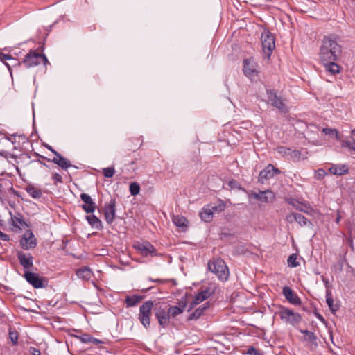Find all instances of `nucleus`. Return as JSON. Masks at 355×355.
<instances>
[{"label":"nucleus","instance_id":"obj_1","mask_svg":"<svg viewBox=\"0 0 355 355\" xmlns=\"http://www.w3.org/2000/svg\"><path fill=\"white\" fill-rule=\"evenodd\" d=\"M341 54V46L335 40L324 36L320 49V59L322 63L337 60Z\"/></svg>","mask_w":355,"mask_h":355},{"label":"nucleus","instance_id":"obj_2","mask_svg":"<svg viewBox=\"0 0 355 355\" xmlns=\"http://www.w3.org/2000/svg\"><path fill=\"white\" fill-rule=\"evenodd\" d=\"M154 314L162 327L166 328L168 326L170 316L167 302L158 301L154 302Z\"/></svg>","mask_w":355,"mask_h":355},{"label":"nucleus","instance_id":"obj_3","mask_svg":"<svg viewBox=\"0 0 355 355\" xmlns=\"http://www.w3.org/2000/svg\"><path fill=\"white\" fill-rule=\"evenodd\" d=\"M208 269L214 273L221 281H226L229 277V269L224 260L220 258L214 259L208 262Z\"/></svg>","mask_w":355,"mask_h":355},{"label":"nucleus","instance_id":"obj_4","mask_svg":"<svg viewBox=\"0 0 355 355\" xmlns=\"http://www.w3.org/2000/svg\"><path fill=\"white\" fill-rule=\"evenodd\" d=\"M153 311L154 312V302L152 300L144 302L139 307L138 320L146 329L150 327Z\"/></svg>","mask_w":355,"mask_h":355},{"label":"nucleus","instance_id":"obj_5","mask_svg":"<svg viewBox=\"0 0 355 355\" xmlns=\"http://www.w3.org/2000/svg\"><path fill=\"white\" fill-rule=\"evenodd\" d=\"M261 42L264 58L270 60V55L275 48V37L268 29H264L261 34Z\"/></svg>","mask_w":355,"mask_h":355},{"label":"nucleus","instance_id":"obj_6","mask_svg":"<svg viewBox=\"0 0 355 355\" xmlns=\"http://www.w3.org/2000/svg\"><path fill=\"white\" fill-rule=\"evenodd\" d=\"M266 94L270 105L278 109L281 112L286 114L288 110L281 96L278 95V91L273 89L266 88Z\"/></svg>","mask_w":355,"mask_h":355},{"label":"nucleus","instance_id":"obj_7","mask_svg":"<svg viewBox=\"0 0 355 355\" xmlns=\"http://www.w3.org/2000/svg\"><path fill=\"white\" fill-rule=\"evenodd\" d=\"M283 321L286 324L295 326L302 321V316L300 313L294 312L293 310L281 306L280 310L276 313Z\"/></svg>","mask_w":355,"mask_h":355},{"label":"nucleus","instance_id":"obj_8","mask_svg":"<svg viewBox=\"0 0 355 355\" xmlns=\"http://www.w3.org/2000/svg\"><path fill=\"white\" fill-rule=\"evenodd\" d=\"M24 277L35 288H45L48 284V279L45 277H42L39 274L26 270L24 274Z\"/></svg>","mask_w":355,"mask_h":355},{"label":"nucleus","instance_id":"obj_9","mask_svg":"<svg viewBox=\"0 0 355 355\" xmlns=\"http://www.w3.org/2000/svg\"><path fill=\"white\" fill-rule=\"evenodd\" d=\"M42 53L37 52V50H30L25 55L22 62H17L13 66H20L24 64L26 68L33 67L38 65L41 62Z\"/></svg>","mask_w":355,"mask_h":355},{"label":"nucleus","instance_id":"obj_10","mask_svg":"<svg viewBox=\"0 0 355 355\" xmlns=\"http://www.w3.org/2000/svg\"><path fill=\"white\" fill-rule=\"evenodd\" d=\"M133 247L135 250L140 251L144 257L162 256V254L159 253L156 248L148 241L139 242L135 244Z\"/></svg>","mask_w":355,"mask_h":355},{"label":"nucleus","instance_id":"obj_11","mask_svg":"<svg viewBox=\"0 0 355 355\" xmlns=\"http://www.w3.org/2000/svg\"><path fill=\"white\" fill-rule=\"evenodd\" d=\"M37 243V239L31 230H26L19 240L21 248L26 250L34 249Z\"/></svg>","mask_w":355,"mask_h":355},{"label":"nucleus","instance_id":"obj_12","mask_svg":"<svg viewBox=\"0 0 355 355\" xmlns=\"http://www.w3.org/2000/svg\"><path fill=\"white\" fill-rule=\"evenodd\" d=\"M116 199L111 198L104 206V216L106 222L111 225L116 218Z\"/></svg>","mask_w":355,"mask_h":355},{"label":"nucleus","instance_id":"obj_13","mask_svg":"<svg viewBox=\"0 0 355 355\" xmlns=\"http://www.w3.org/2000/svg\"><path fill=\"white\" fill-rule=\"evenodd\" d=\"M285 200L290 205L293 206L296 210L300 211L306 213L307 214H311V212L314 211V209L308 202H300L293 198H287Z\"/></svg>","mask_w":355,"mask_h":355},{"label":"nucleus","instance_id":"obj_14","mask_svg":"<svg viewBox=\"0 0 355 355\" xmlns=\"http://www.w3.org/2000/svg\"><path fill=\"white\" fill-rule=\"evenodd\" d=\"M17 257L19 263L27 270H29L33 267V257L31 253H24L22 251H17Z\"/></svg>","mask_w":355,"mask_h":355},{"label":"nucleus","instance_id":"obj_15","mask_svg":"<svg viewBox=\"0 0 355 355\" xmlns=\"http://www.w3.org/2000/svg\"><path fill=\"white\" fill-rule=\"evenodd\" d=\"M250 196L251 197L254 198L256 200L266 203L272 202L275 198V195L274 192L270 189H267L263 191H260L259 193L252 191Z\"/></svg>","mask_w":355,"mask_h":355},{"label":"nucleus","instance_id":"obj_16","mask_svg":"<svg viewBox=\"0 0 355 355\" xmlns=\"http://www.w3.org/2000/svg\"><path fill=\"white\" fill-rule=\"evenodd\" d=\"M80 199L84 202L81 205V208L87 214H92L94 212L96 205L92 200L91 196L87 193H83L80 196Z\"/></svg>","mask_w":355,"mask_h":355},{"label":"nucleus","instance_id":"obj_17","mask_svg":"<svg viewBox=\"0 0 355 355\" xmlns=\"http://www.w3.org/2000/svg\"><path fill=\"white\" fill-rule=\"evenodd\" d=\"M282 294L289 303L294 305H300L302 304L301 299L289 286H286L283 288Z\"/></svg>","mask_w":355,"mask_h":355},{"label":"nucleus","instance_id":"obj_18","mask_svg":"<svg viewBox=\"0 0 355 355\" xmlns=\"http://www.w3.org/2000/svg\"><path fill=\"white\" fill-rule=\"evenodd\" d=\"M209 307V302H207L202 306L197 308L193 313H191L187 318V321L198 320Z\"/></svg>","mask_w":355,"mask_h":355},{"label":"nucleus","instance_id":"obj_19","mask_svg":"<svg viewBox=\"0 0 355 355\" xmlns=\"http://www.w3.org/2000/svg\"><path fill=\"white\" fill-rule=\"evenodd\" d=\"M144 298V296L143 295H132L130 296H127L125 298L124 302L127 308L132 307L141 302Z\"/></svg>","mask_w":355,"mask_h":355},{"label":"nucleus","instance_id":"obj_20","mask_svg":"<svg viewBox=\"0 0 355 355\" xmlns=\"http://www.w3.org/2000/svg\"><path fill=\"white\" fill-rule=\"evenodd\" d=\"M46 161L58 165L62 169H67L68 168L73 166L71 164L70 161L63 156L60 157L59 159L56 157H53V159H46Z\"/></svg>","mask_w":355,"mask_h":355},{"label":"nucleus","instance_id":"obj_21","mask_svg":"<svg viewBox=\"0 0 355 355\" xmlns=\"http://www.w3.org/2000/svg\"><path fill=\"white\" fill-rule=\"evenodd\" d=\"M214 289L210 287H207L196 294L194 297L196 298V300H198L200 303H201L202 301L208 299L212 294H214Z\"/></svg>","mask_w":355,"mask_h":355},{"label":"nucleus","instance_id":"obj_22","mask_svg":"<svg viewBox=\"0 0 355 355\" xmlns=\"http://www.w3.org/2000/svg\"><path fill=\"white\" fill-rule=\"evenodd\" d=\"M329 171L330 173L336 175H342L347 174L349 172V168L347 165L343 164L340 166L332 165L329 168Z\"/></svg>","mask_w":355,"mask_h":355},{"label":"nucleus","instance_id":"obj_23","mask_svg":"<svg viewBox=\"0 0 355 355\" xmlns=\"http://www.w3.org/2000/svg\"><path fill=\"white\" fill-rule=\"evenodd\" d=\"M272 178L273 175L268 164L264 169L260 171L258 176V182L263 184L265 181L268 180Z\"/></svg>","mask_w":355,"mask_h":355},{"label":"nucleus","instance_id":"obj_24","mask_svg":"<svg viewBox=\"0 0 355 355\" xmlns=\"http://www.w3.org/2000/svg\"><path fill=\"white\" fill-rule=\"evenodd\" d=\"M85 218L88 223L93 227L96 228L98 230L103 229V226L101 220L95 215H87L85 216Z\"/></svg>","mask_w":355,"mask_h":355},{"label":"nucleus","instance_id":"obj_25","mask_svg":"<svg viewBox=\"0 0 355 355\" xmlns=\"http://www.w3.org/2000/svg\"><path fill=\"white\" fill-rule=\"evenodd\" d=\"M326 302L332 313H335L339 309L338 304H334V299L331 295V291L329 289L326 291Z\"/></svg>","mask_w":355,"mask_h":355},{"label":"nucleus","instance_id":"obj_26","mask_svg":"<svg viewBox=\"0 0 355 355\" xmlns=\"http://www.w3.org/2000/svg\"><path fill=\"white\" fill-rule=\"evenodd\" d=\"M199 216L202 221L209 223L211 221L213 218L212 209H210L209 205L205 207L202 209Z\"/></svg>","mask_w":355,"mask_h":355},{"label":"nucleus","instance_id":"obj_27","mask_svg":"<svg viewBox=\"0 0 355 355\" xmlns=\"http://www.w3.org/2000/svg\"><path fill=\"white\" fill-rule=\"evenodd\" d=\"M76 275L83 280H89L92 276V272L89 267H83L77 270Z\"/></svg>","mask_w":355,"mask_h":355},{"label":"nucleus","instance_id":"obj_28","mask_svg":"<svg viewBox=\"0 0 355 355\" xmlns=\"http://www.w3.org/2000/svg\"><path fill=\"white\" fill-rule=\"evenodd\" d=\"M336 60H331L323 63L326 70L334 75L340 72V67L336 63Z\"/></svg>","mask_w":355,"mask_h":355},{"label":"nucleus","instance_id":"obj_29","mask_svg":"<svg viewBox=\"0 0 355 355\" xmlns=\"http://www.w3.org/2000/svg\"><path fill=\"white\" fill-rule=\"evenodd\" d=\"M25 190L33 198L35 199L40 198L42 195V191L32 184L27 185L25 187Z\"/></svg>","mask_w":355,"mask_h":355},{"label":"nucleus","instance_id":"obj_30","mask_svg":"<svg viewBox=\"0 0 355 355\" xmlns=\"http://www.w3.org/2000/svg\"><path fill=\"white\" fill-rule=\"evenodd\" d=\"M293 219L295 221L297 222L300 226H313V223L311 220L305 218L301 214H295V215H293Z\"/></svg>","mask_w":355,"mask_h":355},{"label":"nucleus","instance_id":"obj_31","mask_svg":"<svg viewBox=\"0 0 355 355\" xmlns=\"http://www.w3.org/2000/svg\"><path fill=\"white\" fill-rule=\"evenodd\" d=\"M243 71L244 74L248 77L253 76L254 73H256V70L253 68L252 66H250V60L248 59H245L243 60Z\"/></svg>","mask_w":355,"mask_h":355},{"label":"nucleus","instance_id":"obj_32","mask_svg":"<svg viewBox=\"0 0 355 355\" xmlns=\"http://www.w3.org/2000/svg\"><path fill=\"white\" fill-rule=\"evenodd\" d=\"M300 331L304 334V340L306 341H309L313 344H315V345H318L317 344V337L315 335V334L313 332H311V331H309V330H303V329H300Z\"/></svg>","mask_w":355,"mask_h":355},{"label":"nucleus","instance_id":"obj_33","mask_svg":"<svg viewBox=\"0 0 355 355\" xmlns=\"http://www.w3.org/2000/svg\"><path fill=\"white\" fill-rule=\"evenodd\" d=\"M10 214L11 216V225H13L15 227L20 228L19 226L17 225V223H19L22 226H26L29 227V225L25 222L24 218H22V216L20 214H18L19 216H12V212L10 211Z\"/></svg>","mask_w":355,"mask_h":355},{"label":"nucleus","instance_id":"obj_34","mask_svg":"<svg viewBox=\"0 0 355 355\" xmlns=\"http://www.w3.org/2000/svg\"><path fill=\"white\" fill-rule=\"evenodd\" d=\"M173 223L177 227H181L182 230H185L187 227L188 220L184 216H177L173 218Z\"/></svg>","mask_w":355,"mask_h":355},{"label":"nucleus","instance_id":"obj_35","mask_svg":"<svg viewBox=\"0 0 355 355\" xmlns=\"http://www.w3.org/2000/svg\"><path fill=\"white\" fill-rule=\"evenodd\" d=\"M168 309L170 318H175L183 312L182 309H180V308L178 307L177 306H171L168 303Z\"/></svg>","mask_w":355,"mask_h":355},{"label":"nucleus","instance_id":"obj_36","mask_svg":"<svg viewBox=\"0 0 355 355\" xmlns=\"http://www.w3.org/2000/svg\"><path fill=\"white\" fill-rule=\"evenodd\" d=\"M129 191L132 196H135L140 192V185L136 182H131L129 186Z\"/></svg>","mask_w":355,"mask_h":355},{"label":"nucleus","instance_id":"obj_37","mask_svg":"<svg viewBox=\"0 0 355 355\" xmlns=\"http://www.w3.org/2000/svg\"><path fill=\"white\" fill-rule=\"evenodd\" d=\"M18 336V332L15 329H12V328L9 329V339L10 340L13 345H17Z\"/></svg>","mask_w":355,"mask_h":355},{"label":"nucleus","instance_id":"obj_38","mask_svg":"<svg viewBox=\"0 0 355 355\" xmlns=\"http://www.w3.org/2000/svg\"><path fill=\"white\" fill-rule=\"evenodd\" d=\"M302 153L297 150H293L291 148L290 152L289 158L292 159L293 162H299L302 158Z\"/></svg>","mask_w":355,"mask_h":355},{"label":"nucleus","instance_id":"obj_39","mask_svg":"<svg viewBox=\"0 0 355 355\" xmlns=\"http://www.w3.org/2000/svg\"><path fill=\"white\" fill-rule=\"evenodd\" d=\"M322 132H324L326 135H334L336 139H340L339 133L335 128H322Z\"/></svg>","mask_w":355,"mask_h":355},{"label":"nucleus","instance_id":"obj_40","mask_svg":"<svg viewBox=\"0 0 355 355\" xmlns=\"http://www.w3.org/2000/svg\"><path fill=\"white\" fill-rule=\"evenodd\" d=\"M287 263L289 267L295 268L300 265L299 262L297 261V254L293 253L291 254L287 260Z\"/></svg>","mask_w":355,"mask_h":355},{"label":"nucleus","instance_id":"obj_41","mask_svg":"<svg viewBox=\"0 0 355 355\" xmlns=\"http://www.w3.org/2000/svg\"><path fill=\"white\" fill-rule=\"evenodd\" d=\"M228 185L232 189H237L243 192H246V190L241 187V184L236 180L231 179L228 182Z\"/></svg>","mask_w":355,"mask_h":355},{"label":"nucleus","instance_id":"obj_42","mask_svg":"<svg viewBox=\"0 0 355 355\" xmlns=\"http://www.w3.org/2000/svg\"><path fill=\"white\" fill-rule=\"evenodd\" d=\"M291 148L283 146L277 147L276 151L282 157H289Z\"/></svg>","mask_w":355,"mask_h":355},{"label":"nucleus","instance_id":"obj_43","mask_svg":"<svg viewBox=\"0 0 355 355\" xmlns=\"http://www.w3.org/2000/svg\"><path fill=\"white\" fill-rule=\"evenodd\" d=\"M115 169L114 167H107L103 169V174L105 178H112L114 176Z\"/></svg>","mask_w":355,"mask_h":355},{"label":"nucleus","instance_id":"obj_44","mask_svg":"<svg viewBox=\"0 0 355 355\" xmlns=\"http://www.w3.org/2000/svg\"><path fill=\"white\" fill-rule=\"evenodd\" d=\"M74 337L80 340L83 343H89L91 335L89 334L85 333L80 336L74 335Z\"/></svg>","mask_w":355,"mask_h":355},{"label":"nucleus","instance_id":"obj_45","mask_svg":"<svg viewBox=\"0 0 355 355\" xmlns=\"http://www.w3.org/2000/svg\"><path fill=\"white\" fill-rule=\"evenodd\" d=\"M187 297V293H186V295L180 299V300L178 302L177 305V306L180 308V309H182L183 311H184L188 304Z\"/></svg>","mask_w":355,"mask_h":355},{"label":"nucleus","instance_id":"obj_46","mask_svg":"<svg viewBox=\"0 0 355 355\" xmlns=\"http://www.w3.org/2000/svg\"><path fill=\"white\" fill-rule=\"evenodd\" d=\"M343 146L347 147L350 150L355 149V139L352 138L351 141L344 140L342 144Z\"/></svg>","mask_w":355,"mask_h":355},{"label":"nucleus","instance_id":"obj_47","mask_svg":"<svg viewBox=\"0 0 355 355\" xmlns=\"http://www.w3.org/2000/svg\"><path fill=\"white\" fill-rule=\"evenodd\" d=\"M7 60H15V63H17L18 62L17 60H15V58H13L12 57V55H8V54H5L3 53H0V60L1 62H4V61Z\"/></svg>","mask_w":355,"mask_h":355},{"label":"nucleus","instance_id":"obj_48","mask_svg":"<svg viewBox=\"0 0 355 355\" xmlns=\"http://www.w3.org/2000/svg\"><path fill=\"white\" fill-rule=\"evenodd\" d=\"M52 179L53 180L55 184H57L58 182L62 183L63 182L62 176L57 173L53 175Z\"/></svg>","mask_w":355,"mask_h":355},{"label":"nucleus","instance_id":"obj_49","mask_svg":"<svg viewBox=\"0 0 355 355\" xmlns=\"http://www.w3.org/2000/svg\"><path fill=\"white\" fill-rule=\"evenodd\" d=\"M198 304H200V302L198 300H196V298L193 297V300L189 304V308L187 309V311L188 312L191 311Z\"/></svg>","mask_w":355,"mask_h":355},{"label":"nucleus","instance_id":"obj_50","mask_svg":"<svg viewBox=\"0 0 355 355\" xmlns=\"http://www.w3.org/2000/svg\"><path fill=\"white\" fill-rule=\"evenodd\" d=\"M258 350L259 349H257L253 346H248L245 354L248 355H254L255 353H257Z\"/></svg>","mask_w":355,"mask_h":355},{"label":"nucleus","instance_id":"obj_51","mask_svg":"<svg viewBox=\"0 0 355 355\" xmlns=\"http://www.w3.org/2000/svg\"><path fill=\"white\" fill-rule=\"evenodd\" d=\"M29 352L31 355H41L40 350L33 347H30Z\"/></svg>","mask_w":355,"mask_h":355},{"label":"nucleus","instance_id":"obj_52","mask_svg":"<svg viewBox=\"0 0 355 355\" xmlns=\"http://www.w3.org/2000/svg\"><path fill=\"white\" fill-rule=\"evenodd\" d=\"M89 343H92V344L97 345L103 343V342L101 341V340L98 339V338H96L93 337L91 335Z\"/></svg>","mask_w":355,"mask_h":355},{"label":"nucleus","instance_id":"obj_53","mask_svg":"<svg viewBox=\"0 0 355 355\" xmlns=\"http://www.w3.org/2000/svg\"><path fill=\"white\" fill-rule=\"evenodd\" d=\"M316 175L318 176V178H323L327 173L324 169L320 168L316 171Z\"/></svg>","mask_w":355,"mask_h":355},{"label":"nucleus","instance_id":"obj_54","mask_svg":"<svg viewBox=\"0 0 355 355\" xmlns=\"http://www.w3.org/2000/svg\"><path fill=\"white\" fill-rule=\"evenodd\" d=\"M269 166H270V171L272 173L273 175L275 174H280L281 173V171L279 168L275 167L272 164H270Z\"/></svg>","mask_w":355,"mask_h":355},{"label":"nucleus","instance_id":"obj_55","mask_svg":"<svg viewBox=\"0 0 355 355\" xmlns=\"http://www.w3.org/2000/svg\"><path fill=\"white\" fill-rule=\"evenodd\" d=\"M225 208V206L224 205H219L218 207L217 206H213V207H211L210 209H212V212L214 211H221L224 209Z\"/></svg>","mask_w":355,"mask_h":355},{"label":"nucleus","instance_id":"obj_56","mask_svg":"<svg viewBox=\"0 0 355 355\" xmlns=\"http://www.w3.org/2000/svg\"><path fill=\"white\" fill-rule=\"evenodd\" d=\"M0 239L3 241H8L10 240V237L8 234L2 232L1 230H0Z\"/></svg>","mask_w":355,"mask_h":355},{"label":"nucleus","instance_id":"obj_57","mask_svg":"<svg viewBox=\"0 0 355 355\" xmlns=\"http://www.w3.org/2000/svg\"><path fill=\"white\" fill-rule=\"evenodd\" d=\"M315 315L317 317V318L321 321L323 323H325L326 320L324 319V318L319 313H318L317 311L315 312Z\"/></svg>","mask_w":355,"mask_h":355},{"label":"nucleus","instance_id":"obj_58","mask_svg":"<svg viewBox=\"0 0 355 355\" xmlns=\"http://www.w3.org/2000/svg\"><path fill=\"white\" fill-rule=\"evenodd\" d=\"M295 212H293L288 215H287L286 216V220L288 222V223H293L295 220L293 219V215H295Z\"/></svg>","mask_w":355,"mask_h":355},{"label":"nucleus","instance_id":"obj_59","mask_svg":"<svg viewBox=\"0 0 355 355\" xmlns=\"http://www.w3.org/2000/svg\"><path fill=\"white\" fill-rule=\"evenodd\" d=\"M347 243L351 248V249H352V250L354 249L353 239L352 238V236H349L347 239Z\"/></svg>","mask_w":355,"mask_h":355},{"label":"nucleus","instance_id":"obj_60","mask_svg":"<svg viewBox=\"0 0 355 355\" xmlns=\"http://www.w3.org/2000/svg\"><path fill=\"white\" fill-rule=\"evenodd\" d=\"M41 62H42L44 65L49 64V62L46 56L43 53H42Z\"/></svg>","mask_w":355,"mask_h":355},{"label":"nucleus","instance_id":"obj_61","mask_svg":"<svg viewBox=\"0 0 355 355\" xmlns=\"http://www.w3.org/2000/svg\"><path fill=\"white\" fill-rule=\"evenodd\" d=\"M10 191H12V193L15 196H17V197H19V198H20V197H21V194H20V193H19V191H16L15 189H14L12 187H11Z\"/></svg>","mask_w":355,"mask_h":355},{"label":"nucleus","instance_id":"obj_62","mask_svg":"<svg viewBox=\"0 0 355 355\" xmlns=\"http://www.w3.org/2000/svg\"><path fill=\"white\" fill-rule=\"evenodd\" d=\"M322 282H324V284H325L327 289H329V280L327 279L324 278V277H322Z\"/></svg>","mask_w":355,"mask_h":355},{"label":"nucleus","instance_id":"obj_63","mask_svg":"<svg viewBox=\"0 0 355 355\" xmlns=\"http://www.w3.org/2000/svg\"><path fill=\"white\" fill-rule=\"evenodd\" d=\"M34 155L36 157H38V158H40V159H45L46 160V159H48L47 157L43 156V155H40L39 153H34Z\"/></svg>","mask_w":355,"mask_h":355},{"label":"nucleus","instance_id":"obj_64","mask_svg":"<svg viewBox=\"0 0 355 355\" xmlns=\"http://www.w3.org/2000/svg\"><path fill=\"white\" fill-rule=\"evenodd\" d=\"M220 235L222 237H228V236H232L231 234L227 233L226 232H222Z\"/></svg>","mask_w":355,"mask_h":355}]
</instances>
